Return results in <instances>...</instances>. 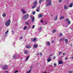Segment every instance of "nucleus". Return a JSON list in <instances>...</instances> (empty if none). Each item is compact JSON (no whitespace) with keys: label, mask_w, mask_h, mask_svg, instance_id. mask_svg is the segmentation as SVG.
<instances>
[{"label":"nucleus","mask_w":73,"mask_h":73,"mask_svg":"<svg viewBox=\"0 0 73 73\" xmlns=\"http://www.w3.org/2000/svg\"><path fill=\"white\" fill-rule=\"evenodd\" d=\"M46 7H48V6H50L52 5V3H51V0H46Z\"/></svg>","instance_id":"nucleus-1"},{"label":"nucleus","mask_w":73,"mask_h":73,"mask_svg":"<svg viewBox=\"0 0 73 73\" xmlns=\"http://www.w3.org/2000/svg\"><path fill=\"white\" fill-rule=\"evenodd\" d=\"M37 4V1H35L33 3V6L32 7V9H33L34 8H35L37 6L36 5Z\"/></svg>","instance_id":"nucleus-2"},{"label":"nucleus","mask_w":73,"mask_h":73,"mask_svg":"<svg viewBox=\"0 0 73 73\" xmlns=\"http://www.w3.org/2000/svg\"><path fill=\"white\" fill-rule=\"evenodd\" d=\"M10 23H11V20H9L5 23V25L6 26H8L10 24Z\"/></svg>","instance_id":"nucleus-3"},{"label":"nucleus","mask_w":73,"mask_h":73,"mask_svg":"<svg viewBox=\"0 0 73 73\" xmlns=\"http://www.w3.org/2000/svg\"><path fill=\"white\" fill-rule=\"evenodd\" d=\"M28 17H29V15L28 14H27L26 15H25L23 17L24 19L27 20V19L28 18Z\"/></svg>","instance_id":"nucleus-4"},{"label":"nucleus","mask_w":73,"mask_h":73,"mask_svg":"<svg viewBox=\"0 0 73 73\" xmlns=\"http://www.w3.org/2000/svg\"><path fill=\"white\" fill-rule=\"evenodd\" d=\"M4 68H3V70H6L7 68H8V66L7 65H5L4 66H3Z\"/></svg>","instance_id":"nucleus-5"},{"label":"nucleus","mask_w":73,"mask_h":73,"mask_svg":"<svg viewBox=\"0 0 73 73\" xmlns=\"http://www.w3.org/2000/svg\"><path fill=\"white\" fill-rule=\"evenodd\" d=\"M17 55H16V54L14 55L13 56V58L14 59L16 58V59H18L19 58H17Z\"/></svg>","instance_id":"nucleus-6"},{"label":"nucleus","mask_w":73,"mask_h":73,"mask_svg":"<svg viewBox=\"0 0 73 73\" xmlns=\"http://www.w3.org/2000/svg\"><path fill=\"white\" fill-rule=\"evenodd\" d=\"M38 44H34L33 46L34 48H37L38 47Z\"/></svg>","instance_id":"nucleus-7"},{"label":"nucleus","mask_w":73,"mask_h":73,"mask_svg":"<svg viewBox=\"0 0 73 73\" xmlns=\"http://www.w3.org/2000/svg\"><path fill=\"white\" fill-rule=\"evenodd\" d=\"M26 48H28V49H29V48H31V46L30 44H28L26 46Z\"/></svg>","instance_id":"nucleus-8"},{"label":"nucleus","mask_w":73,"mask_h":73,"mask_svg":"<svg viewBox=\"0 0 73 73\" xmlns=\"http://www.w3.org/2000/svg\"><path fill=\"white\" fill-rule=\"evenodd\" d=\"M63 64V62H62V60L59 61L58 65H59V64Z\"/></svg>","instance_id":"nucleus-9"},{"label":"nucleus","mask_w":73,"mask_h":73,"mask_svg":"<svg viewBox=\"0 0 73 73\" xmlns=\"http://www.w3.org/2000/svg\"><path fill=\"white\" fill-rule=\"evenodd\" d=\"M51 61V57H50L48 58L47 60L48 62H50Z\"/></svg>","instance_id":"nucleus-10"},{"label":"nucleus","mask_w":73,"mask_h":73,"mask_svg":"<svg viewBox=\"0 0 73 73\" xmlns=\"http://www.w3.org/2000/svg\"><path fill=\"white\" fill-rule=\"evenodd\" d=\"M24 52L26 54H27L28 53V51L27 50H25L24 51Z\"/></svg>","instance_id":"nucleus-11"},{"label":"nucleus","mask_w":73,"mask_h":73,"mask_svg":"<svg viewBox=\"0 0 73 73\" xmlns=\"http://www.w3.org/2000/svg\"><path fill=\"white\" fill-rule=\"evenodd\" d=\"M73 3H70L69 6V7H70V8H71L72 7H73Z\"/></svg>","instance_id":"nucleus-12"},{"label":"nucleus","mask_w":73,"mask_h":73,"mask_svg":"<svg viewBox=\"0 0 73 73\" xmlns=\"http://www.w3.org/2000/svg\"><path fill=\"white\" fill-rule=\"evenodd\" d=\"M42 14H41V13H40L38 15V17H40V18L42 17Z\"/></svg>","instance_id":"nucleus-13"},{"label":"nucleus","mask_w":73,"mask_h":73,"mask_svg":"<svg viewBox=\"0 0 73 73\" xmlns=\"http://www.w3.org/2000/svg\"><path fill=\"white\" fill-rule=\"evenodd\" d=\"M35 21V17H33V18L32 19L31 21L32 22H34Z\"/></svg>","instance_id":"nucleus-14"},{"label":"nucleus","mask_w":73,"mask_h":73,"mask_svg":"<svg viewBox=\"0 0 73 73\" xmlns=\"http://www.w3.org/2000/svg\"><path fill=\"white\" fill-rule=\"evenodd\" d=\"M57 17H58V16L57 15H56L54 18V20L55 21H56L57 20Z\"/></svg>","instance_id":"nucleus-15"},{"label":"nucleus","mask_w":73,"mask_h":73,"mask_svg":"<svg viewBox=\"0 0 73 73\" xmlns=\"http://www.w3.org/2000/svg\"><path fill=\"white\" fill-rule=\"evenodd\" d=\"M21 11L23 13H25V11H24V9H21Z\"/></svg>","instance_id":"nucleus-16"},{"label":"nucleus","mask_w":73,"mask_h":73,"mask_svg":"<svg viewBox=\"0 0 73 73\" xmlns=\"http://www.w3.org/2000/svg\"><path fill=\"white\" fill-rule=\"evenodd\" d=\"M64 17H60V19L62 20V19H63Z\"/></svg>","instance_id":"nucleus-17"},{"label":"nucleus","mask_w":73,"mask_h":73,"mask_svg":"<svg viewBox=\"0 0 73 73\" xmlns=\"http://www.w3.org/2000/svg\"><path fill=\"white\" fill-rule=\"evenodd\" d=\"M46 44H47V45H50V42H46Z\"/></svg>","instance_id":"nucleus-18"},{"label":"nucleus","mask_w":73,"mask_h":73,"mask_svg":"<svg viewBox=\"0 0 73 73\" xmlns=\"http://www.w3.org/2000/svg\"><path fill=\"white\" fill-rule=\"evenodd\" d=\"M64 9L66 10L67 9H68V7H67V6H65L64 7Z\"/></svg>","instance_id":"nucleus-19"},{"label":"nucleus","mask_w":73,"mask_h":73,"mask_svg":"<svg viewBox=\"0 0 73 73\" xmlns=\"http://www.w3.org/2000/svg\"><path fill=\"white\" fill-rule=\"evenodd\" d=\"M31 70H30L29 71H27L26 72V73H31Z\"/></svg>","instance_id":"nucleus-20"},{"label":"nucleus","mask_w":73,"mask_h":73,"mask_svg":"<svg viewBox=\"0 0 73 73\" xmlns=\"http://www.w3.org/2000/svg\"><path fill=\"white\" fill-rule=\"evenodd\" d=\"M3 17H5V16H6V15H5V14L4 13L3 14Z\"/></svg>","instance_id":"nucleus-21"},{"label":"nucleus","mask_w":73,"mask_h":73,"mask_svg":"<svg viewBox=\"0 0 73 73\" xmlns=\"http://www.w3.org/2000/svg\"><path fill=\"white\" fill-rule=\"evenodd\" d=\"M65 41L66 43H67L68 42V39H66L65 40Z\"/></svg>","instance_id":"nucleus-22"},{"label":"nucleus","mask_w":73,"mask_h":73,"mask_svg":"<svg viewBox=\"0 0 73 73\" xmlns=\"http://www.w3.org/2000/svg\"><path fill=\"white\" fill-rule=\"evenodd\" d=\"M42 0H39V4H41V3H42Z\"/></svg>","instance_id":"nucleus-23"},{"label":"nucleus","mask_w":73,"mask_h":73,"mask_svg":"<svg viewBox=\"0 0 73 73\" xmlns=\"http://www.w3.org/2000/svg\"><path fill=\"white\" fill-rule=\"evenodd\" d=\"M25 24L26 25H29V22H26L25 23Z\"/></svg>","instance_id":"nucleus-24"},{"label":"nucleus","mask_w":73,"mask_h":73,"mask_svg":"<svg viewBox=\"0 0 73 73\" xmlns=\"http://www.w3.org/2000/svg\"><path fill=\"white\" fill-rule=\"evenodd\" d=\"M56 30L55 29H54L53 31V33H55V32H56Z\"/></svg>","instance_id":"nucleus-25"},{"label":"nucleus","mask_w":73,"mask_h":73,"mask_svg":"<svg viewBox=\"0 0 73 73\" xmlns=\"http://www.w3.org/2000/svg\"><path fill=\"white\" fill-rule=\"evenodd\" d=\"M35 13H36V12L34 11L33 12V15H35Z\"/></svg>","instance_id":"nucleus-26"},{"label":"nucleus","mask_w":73,"mask_h":73,"mask_svg":"<svg viewBox=\"0 0 73 73\" xmlns=\"http://www.w3.org/2000/svg\"><path fill=\"white\" fill-rule=\"evenodd\" d=\"M29 56L27 57L26 60H25V61H27V60H28L29 59Z\"/></svg>","instance_id":"nucleus-27"},{"label":"nucleus","mask_w":73,"mask_h":73,"mask_svg":"<svg viewBox=\"0 0 73 73\" xmlns=\"http://www.w3.org/2000/svg\"><path fill=\"white\" fill-rule=\"evenodd\" d=\"M68 23V24H70V21H68L67 22Z\"/></svg>","instance_id":"nucleus-28"},{"label":"nucleus","mask_w":73,"mask_h":73,"mask_svg":"<svg viewBox=\"0 0 73 73\" xmlns=\"http://www.w3.org/2000/svg\"><path fill=\"white\" fill-rule=\"evenodd\" d=\"M36 38H35L33 40V41H34V42H35V41H36Z\"/></svg>","instance_id":"nucleus-29"},{"label":"nucleus","mask_w":73,"mask_h":73,"mask_svg":"<svg viewBox=\"0 0 73 73\" xmlns=\"http://www.w3.org/2000/svg\"><path fill=\"white\" fill-rule=\"evenodd\" d=\"M27 27L25 26L24 27V30H25V29H27Z\"/></svg>","instance_id":"nucleus-30"},{"label":"nucleus","mask_w":73,"mask_h":73,"mask_svg":"<svg viewBox=\"0 0 73 73\" xmlns=\"http://www.w3.org/2000/svg\"><path fill=\"white\" fill-rule=\"evenodd\" d=\"M9 31L8 30H7L5 33V34H7V33H8V32Z\"/></svg>","instance_id":"nucleus-31"},{"label":"nucleus","mask_w":73,"mask_h":73,"mask_svg":"<svg viewBox=\"0 0 73 73\" xmlns=\"http://www.w3.org/2000/svg\"><path fill=\"white\" fill-rule=\"evenodd\" d=\"M61 53H62V52H60L59 53V55L60 56V54H61Z\"/></svg>","instance_id":"nucleus-32"},{"label":"nucleus","mask_w":73,"mask_h":73,"mask_svg":"<svg viewBox=\"0 0 73 73\" xmlns=\"http://www.w3.org/2000/svg\"><path fill=\"white\" fill-rule=\"evenodd\" d=\"M65 20H66V21H69V19L67 18Z\"/></svg>","instance_id":"nucleus-33"},{"label":"nucleus","mask_w":73,"mask_h":73,"mask_svg":"<svg viewBox=\"0 0 73 73\" xmlns=\"http://www.w3.org/2000/svg\"><path fill=\"white\" fill-rule=\"evenodd\" d=\"M40 56H42V53L40 52Z\"/></svg>","instance_id":"nucleus-34"},{"label":"nucleus","mask_w":73,"mask_h":73,"mask_svg":"<svg viewBox=\"0 0 73 73\" xmlns=\"http://www.w3.org/2000/svg\"><path fill=\"white\" fill-rule=\"evenodd\" d=\"M18 72H19V71H16L14 72V73H18Z\"/></svg>","instance_id":"nucleus-35"},{"label":"nucleus","mask_w":73,"mask_h":73,"mask_svg":"<svg viewBox=\"0 0 73 73\" xmlns=\"http://www.w3.org/2000/svg\"><path fill=\"white\" fill-rule=\"evenodd\" d=\"M54 66H56V63H54Z\"/></svg>","instance_id":"nucleus-36"},{"label":"nucleus","mask_w":73,"mask_h":73,"mask_svg":"<svg viewBox=\"0 0 73 73\" xmlns=\"http://www.w3.org/2000/svg\"><path fill=\"white\" fill-rule=\"evenodd\" d=\"M36 11H37V12H39V10H38V9H37L36 10Z\"/></svg>","instance_id":"nucleus-37"},{"label":"nucleus","mask_w":73,"mask_h":73,"mask_svg":"<svg viewBox=\"0 0 73 73\" xmlns=\"http://www.w3.org/2000/svg\"><path fill=\"white\" fill-rule=\"evenodd\" d=\"M37 9L39 10L40 9V6H39L38 7H37Z\"/></svg>","instance_id":"nucleus-38"},{"label":"nucleus","mask_w":73,"mask_h":73,"mask_svg":"<svg viewBox=\"0 0 73 73\" xmlns=\"http://www.w3.org/2000/svg\"><path fill=\"white\" fill-rule=\"evenodd\" d=\"M72 72V71H68V72L69 73H71Z\"/></svg>","instance_id":"nucleus-39"},{"label":"nucleus","mask_w":73,"mask_h":73,"mask_svg":"<svg viewBox=\"0 0 73 73\" xmlns=\"http://www.w3.org/2000/svg\"><path fill=\"white\" fill-rule=\"evenodd\" d=\"M65 60H68V58L66 57L65 58Z\"/></svg>","instance_id":"nucleus-40"},{"label":"nucleus","mask_w":73,"mask_h":73,"mask_svg":"<svg viewBox=\"0 0 73 73\" xmlns=\"http://www.w3.org/2000/svg\"><path fill=\"white\" fill-rule=\"evenodd\" d=\"M62 1V0H59V3H61Z\"/></svg>","instance_id":"nucleus-41"},{"label":"nucleus","mask_w":73,"mask_h":73,"mask_svg":"<svg viewBox=\"0 0 73 73\" xmlns=\"http://www.w3.org/2000/svg\"><path fill=\"white\" fill-rule=\"evenodd\" d=\"M12 34L13 35H14V32L13 31H12Z\"/></svg>","instance_id":"nucleus-42"},{"label":"nucleus","mask_w":73,"mask_h":73,"mask_svg":"<svg viewBox=\"0 0 73 73\" xmlns=\"http://www.w3.org/2000/svg\"><path fill=\"white\" fill-rule=\"evenodd\" d=\"M60 36H62V34L61 33L60 34Z\"/></svg>","instance_id":"nucleus-43"},{"label":"nucleus","mask_w":73,"mask_h":73,"mask_svg":"<svg viewBox=\"0 0 73 73\" xmlns=\"http://www.w3.org/2000/svg\"><path fill=\"white\" fill-rule=\"evenodd\" d=\"M35 25H33V28H35Z\"/></svg>","instance_id":"nucleus-44"},{"label":"nucleus","mask_w":73,"mask_h":73,"mask_svg":"<svg viewBox=\"0 0 73 73\" xmlns=\"http://www.w3.org/2000/svg\"><path fill=\"white\" fill-rule=\"evenodd\" d=\"M60 41H62V39L60 38L59 40Z\"/></svg>","instance_id":"nucleus-45"},{"label":"nucleus","mask_w":73,"mask_h":73,"mask_svg":"<svg viewBox=\"0 0 73 73\" xmlns=\"http://www.w3.org/2000/svg\"><path fill=\"white\" fill-rule=\"evenodd\" d=\"M53 58H54V59H55V58H56V57L55 56H54L53 57Z\"/></svg>","instance_id":"nucleus-46"},{"label":"nucleus","mask_w":73,"mask_h":73,"mask_svg":"<svg viewBox=\"0 0 73 73\" xmlns=\"http://www.w3.org/2000/svg\"><path fill=\"white\" fill-rule=\"evenodd\" d=\"M62 40H64V38H61Z\"/></svg>","instance_id":"nucleus-47"},{"label":"nucleus","mask_w":73,"mask_h":73,"mask_svg":"<svg viewBox=\"0 0 73 73\" xmlns=\"http://www.w3.org/2000/svg\"><path fill=\"white\" fill-rule=\"evenodd\" d=\"M42 21H43L42 20L40 21V22L42 23Z\"/></svg>","instance_id":"nucleus-48"},{"label":"nucleus","mask_w":73,"mask_h":73,"mask_svg":"<svg viewBox=\"0 0 73 73\" xmlns=\"http://www.w3.org/2000/svg\"><path fill=\"white\" fill-rule=\"evenodd\" d=\"M33 67L32 66H31V67H30V69H32Z\"/></svg>","instance_id":"nucleus-49"},{"label":"nucleus","mask_w":73,"mask_h":73,"mask_svg":"<svg viewBox=\"0 0 73 73\" xmlns=\"http://www.w3.org/2000/svg\"><path fill=\"white\" fill-rule=\"evenodd\" d=\"M20 39H22V38H23V37H21L20 38Z\"/></svg>","instance_id":"nucleus-50"},{"label":"nucleus","mask_w":73,"mask_h":73,"mask_svg":"<svg viewBox=\"0 0 73 73\" xmlns=\"http://www.w3.org/2000/svg\"><path fill=\"white\" fill-rule=\"evenodd\" d=\"M70 46H72V44H70Z\"/></svg>","instance_id":"nucleus-51"},{"label":"nucleus","mask_w":73,"mask_h":73,"mask_svg":"<svg viewBox=\"0 0 73 73\" xmlns=\"http://www.w3.org/2000/svg\"><path fill=\"white\" fill-rule=\"evenodd\" d=\"M54 42V41H53V40H52V43H53Z\"/></svg>","instance_id":"nucleus-52"},{"label":"nucleus","mask_w":73,"mask_h":73,"mask_svg":"<svg viewBox=\"0 0 73 73\" xmlns=\"http://www.w3.org/2000/svg\"><path fill=\"white\" fill-rule=\"evenodd\" d=\"M37 55H39V53H38L37 54Z\"/></svg>","instance_id":"nucleus-53"},{"label":"nucleus","mask_w":73,"mask_h":73,"mask_svg":"<svg viewBox=\"0 0 73 73\" xmlns=\"http://www.w3.org/2000/svg\"><path fill=\"white\" fill-rule=\"evenodd\" d=\"M52 56V55H50L49 56V57H51V56Z\"/></svg>","instance_id":"nucleus-54"},{"label":"nucleus","mask_w":73,"mask_h":73,"mask_svg":"<svg viewBox=\"0 0 73 73\" xmlns=\"http://www.w3.org/2000/svg\"><path fill=\"white\" fill-rule=\"evenodd\" d=\"M65 54V53H63V55Z\"/></svg>","instance_id":"nucleus-55"},{"label":"nucleus","mask_w":73,"mask_h":73,"mask_svg":"<svg viewBox=\"0 0 73 73\" xmlns=\"http://www.w3.org/2000/svg\"><path fill=\"white\" fill-rule=\"evenodd\" d=\"M5 72H6V73H8V71H6Z\"/></svg>","instance_id":"nucleus-56"},{"label":"nucleus","mask_w":73,"mask_h":73,"mask_svg":"<svg viewBox=\"0 0 73 73\" xmlns=\"http://www.w3.org/2000/svg\"><path fill=\"white\" fill-rule=\"evenodd\" d=\"M32 17V15H31V16H30V17H31H31Z\"/></svg>","instance_id":"nucleus-57"},{"label":"nucleus","mask_w":73,"mask_h":73,"mask_svg":"<svg viewBox=\"0 0 73 73\" xmlns=\"http://www.w3.org/2000/svg\"><path fill=\"white\" fill-rule=\"evenodd\" d=\"M41 27L39 29H41Z\"/></svg>","instance_id":"nucleus-58"},{"label":"nucleus","mask_w":73,"mask_h":73,"mask_svg":"<svg viewBox=\"0 0 73 73\" xmlns=\"http://www.w3.org/2000/svg\"><path fill=\"white\" fill-rule=\"evenodd\" d=\"M43 73H46V72H44Z\"/></svg>","instance_id":"nucleus-59"},{"label":"nucleus","mask_w":73,"mask_h":73,"mask_svg":"<svg viewBox=\"0 0 73 73\" xmlns=\"http://www.w3.org/2000/svg\"><path fill=\"white\" fill-rule=\"evenodd\" d=\"M50 66H52V65H50Z\"/></svg>","instance_id":"nucleus-60"},{"label":"nucleus","mask_w":73,"mask_h":73,"mask_svg":"<svg viewBox=\"0 0 73 73\" xmlns=\"http://www.w3.org/2000/svg\"><path fill=\"white\" fill-rule=\"evenodd\" d=\"M29 27H31V26H29Z\"/></svg>","instance_id":"nucleus-61"},{"label":"nucleus","mask_w":73,"mask_h":73,"mask_svg":"<svg viewBox=\"0 0 73 73\" xmlns=\"http://www.w3.org/2000/svg\"><path fill=\"white\" fill-rule=\"evenodd\" d=\"M72 58H73V56L72 57Z\"/></svg>","instance_id":"nucleus-62"},{"label":"nucleus","mask_w":73,"mask_h":73,"mask_svg":"<svg viewBox=\"0 0 73 73\" xmlns=\"http://www.w3.org/2000/svg\"><path fill=\"white\" fill-rule=\"evenodd\" d=\"M2 67H3V66H2Z\"/></svg>","instance_id":"nucleus-63"},{"label":"nucleus","mask_w":73,"mask_h":73,"mask_svg":"<svg viewBox=\"0 0 73 73\" xmlns=\"http://www.w3.org/2000/svg\"><path fill=\"white\" fill-rule=\"evenodd\" d=\"M46 24H47V23H46Z\"/></svg>","instance_id":"nucleus-64"}]
</instances>
